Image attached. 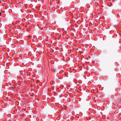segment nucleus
Listing matches in <instances>:
<instances>
[{"label": "nucleus", "instance_id": "1", "mask_svg": "<svg viewBox=\"0 0 121 121\" xmlns=\"http://www.w3.org/2000/svg\"><path fill=\"white\" fill-rule=\"evenodd\" d=\"M1 12L0 11V16H1Z\"/></svg>", "mask_w": 121, "mask_h": 121}]
</instances>
